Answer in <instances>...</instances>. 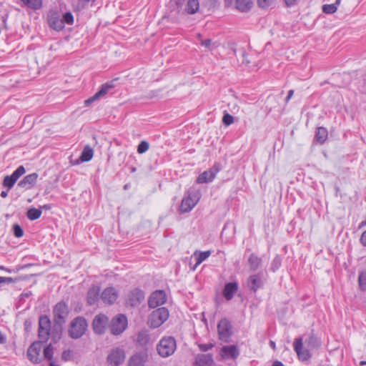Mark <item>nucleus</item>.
I'll return each mask as SVG.
<instances>
[{
  "label": "nucleus",
  "instance_id": "obj_1",
  "mask_svg": "<svg viewBox=\"0 0 366 366\" xmlns=\"http://www.w3.org/2000/svg\"><path fill=\"white\" fill-rule=\"evenodd\" d=\"M305 347L303 345V337H299L294 340L293 347L297 358L301 362H307L312 357L311 350L318 349L321 346V340L317 335L312 332L305 340Z\"/></svg>",
  "mask_w": 366,
  "mask_h": 366
},
{
  "label": "nucleus",
  "instance_id": "obj_2",
  "mask_svg": "<svg viewBox=\"0 0 366 366\" xmlns=\"http://www.w3.org/2000/svg\"><path fill=\"white\" fill-rule=\"evenodd\" d=\"M200 196L199 191L194 189H189L181 202L179 212L180 213H187L190 212L199 202Z\"/></svg>",
  "mask_w": 366,
  "mask_h": 366
},
{
  "label": "nucleus",
  "instance_id": "obj_3",
  "mask_svg": "<svg viewBox=\"0 0 366 366\" xmlns=\"http://www.w3.org/2000/svg\"><path fill=\"white\" fill-rule=\"evenodd\" d=\"M88 327L86 319L83 317L74 318L70 323L69 328V335L72 339H79L81 337Z\"/></svg>",
  "mask_w": 366,
  "mask_h": 366
},
{
  "label": "nucleus",
  "instance_id": "obj_4",
  "mask_svg": "<svg viewBox=\"0 0 366 366\" xmlns=\"http://www.w3.org/2000/svg\"><path fill=\"white\" fill-rule=\"evenodd\" d=\"M176 348V340L173 337H163L157 346L158 354L162 357H167L173 355Z\"/></svg>",
  "mask_w": 366,
  "mask_h": 366
},
{
  "label": "nucleus",
  "instance_id": "obj_5",
  "mask_svg": "<svg viewBox=\"0 0 366 366\" xmlns=\"http://www.w3.org/2000/svg\"><path fill=\"white\" fill-rule=\"evenodd\" d=\"M169 315V311L166 307H159L149 315L148 324L152 328H157L167 320Z\"/></svg>",
  "mask_w": 366,
  "mask_h": 366
},
{
  "label": "nucleus",
  "instance_id": "obj_6",
  "mask_svg": "<svg viewBox=\"0 0 366 366\" xmlns=\"http://www.w3.org/2000/svg\"><path fill=\"white\" fill-rule=\"evenodd\" d=\"M217 332L219 339L224 342H228L233 334L232 326L231 322L227 318L219 320L217 325Z\"/></svg>",
  "mask_w": 366,
  "mask_h": 366
},
{
  "label": "nucleus",
  "instance_id": "obj_7",
  "mask_svg": "<svg viewBox=\"0 0 366 366\" xmlns=\"http://www.w3.org/2000/svg\"><path fill=\"white\" fill-rule=\"evenodd\" d=\"M51 335V321L48 316L42 315L39 320L38 335L39 341L46 342Z\"/></svg>",
  "mask_w": 366,
  "mask_h": 366
},
{
  "label": "nucleus",
  "instance_id": "obj_8",
  "mask_svg": "<svg viewBox=\"0 0 366 366\" xmlns=\"http://www.w3.org/2000/svg\"><path fill=\"white\" fill-rule=\"evenodd\" d=\"M54 321L56 325L61 326L69 315V308L64 302H58L53 309Z\"/></svg>",
  "mask_w": 366,
  "mask_h": 366
},
{
  "label": "nucleus",
  "instance_id": "obj_9",
  "mask_svg": "<svg viewBox=\"0 0 366 366\" xmlns=\"http://www.w3.org/2000/svg\"><path fill=\"white\" fill-rule=\"evenodd\" d=\"M127 318L124 315L119 314L114 317L110 324L112 334L118 335L122 334L127 327Z\"/></svg>",
  "mask_w": 366,
  "mask_h": 366
},
{
  "label": "nucleus",
  "instance_id": "obj_10",
  "mask_svg": "<svg viewBox=\"0 0 366 366\" xmlns=\"http://www.w3.org/2000/svg\"><path fill=\"white\" fill-rule=\"evenodd\" d=\"M220 171V166L219 164H214L212 168L204 171L200 174L196 180L197 184H204L212 182L217 173Z\"/></svg>",
  "mask_w": 366,
  "mask_h": 366
},
{
  "label": "nucleus",
  "instance_id": "obj_11",
  "mask_svg": "<svg viewBox=\"0 0 366 366\" xmlns=\"http://www.w3.org/2000/svg\"><path fill=\"white\" fill-rule=\"evenodd\" d=\"M167 302L166 292L162 290L153 292L149 298L148 305L149 307L155 308L164 305Z\"/></svg>",
  "mask_w": 366,
  "mask_h": 366
},
{
  "label": "nucleus",
  "instance_id": "obj_12",
  "mask_svg": "<svg viewBox=\"0 0 366 366\" xmlns=\"http://www.w3.org/2000/svg\"><path fill=\"white\" fill-rule=\"evenodd\" d=\"M41 342L36 341L33 342L27 350V357L29 360L34 363L41 362L40 352L41 351Z\"/></svg>",
  "mask_w": 366,
  "mask_h": 366
},
{
  "label": "nucleus",
  "instance_id": "obj_13",
  "mask_svg": "<svg viewBox=\"0 0 366 366\" xmlns=\"http://www.w3.org/2000/svg\"><path fill=\"white\" fill-rule=\"evenodd\" d=\"M144 299V292L139 289L135 288L131 290L127 295V302L132 307L139 305Z\"/></svg>",
  "mask_w": 366,
  "mask_h": 366
},
{
  "label": "nucleus",
  "instance_id": "obj_14",
  "mask_svg": "<svg viewBox=\"0 0 366 366\" xmlns=\"http://www.w3.org/2000/svg\"><path fill=\"white\" fill-rule=\"evenodd\" d=\"M108 317L105 315L99 314L96 315L92 323L94 332L99 335L103 334L105 332Z\"/></svg>",
  "mask_w": 366,
  "mask_h": 366
},
{
  "label": "nucleus",
  "instance_id": "obj_15",
  "mask_svg": "<svg viewBox=\"0 0 366 366\" xmlns=\"http://www.w3.org/2000/svg\"><path fill=\"white\" fill-rule=\"evenodd\" d=\"M114 87L112 81L107 82L102 85L99 90L92 97L84 101L85 106L88 107L92 103L107 94L110 89Z\"/></svg>",
  "mask_w": 366,
  "mask_h": 366
},
{
  "label": "nucleus",
  "instance_id": "obj_16",
  "mask_svg": "<svg viewBox=\"0 0 366 366\" xmlns=\"http://www.w3.org/2000/svg\"><path fill=\"white\" fill-rule=\"evenodd\" d=\"M119 296L118 291L114 287L105 288L101 294V298L105 304L112 305L117 300Z\"/></svg>",
  "mask_w": 366,
  "mask_h": 366
},
{
  "label": "nucleus",
  "instance_id": "obj_17",
  "mask_svg": "<svg viewBox=\"0 0 366 366\" xmlns=\"http://www.w3.org/2000/svg\"><path fill=\"white\" fill-rule=\"evenodd\" d=\"M125 359L124 352L122 349L116 348L112 350L107 357V361L109 364L118 366L122 364Z\"/></svg>",
  "mask_w": 366,
  "mask_h": 366
},
{
  "label": "nucleus",
  "instance_id": "obj_18",
  "mask_svg": "<svg viewBox=\"0 0 366 366\" xmlns=\"http://www.w3.org/2000/svg\"><path fill=\"white\" fill-rule=\"evenodd\" d=\"M220 355L223 359L236 360L239 355V350L235 345H225L221 348Z\"/></svg>",
  "mask_w": 366,
  "mask_h": 366
},
{
  "label": "nucleus",
  "instance_id": "obj_19",
  "mask_svg": "<svg viewBox=\"0 0 366 366\" xmlns=\"http://www.w3.org/2000/svg\"><path fill=\"white\" fill-rule=\"evenodd\" d=\"M247 285L251 290L256 292L259 289L262 288L264 285L262 280V273L259 272L250 275L247 280Z\"/></svg>",
  "mask_w": 366,
  "mask_h": 366
},
{
  "label": "nucleus",
  "instance_id": "obj_20",
  "mask_svg": "<svg viewBox=\"0 0 366 366\" xmlns=\"http://www.w3.org/2000/svg\"><path fill=\"white\" fill-rule=\"evenodd\" d=\"M38 178V174L36 172L25 176L19 183L18 186L21 188L30 189L35 184Z\"/></svg>",
  "mask_w": 366,
  "mask_h": 366
},
{
  "label": "nucleus",
  "instance_id": "obj_21",
  "mask_svg": "<svg viewBox=\"0 0 366 366\" xmlns=\"http://www.w3.org/2000/svg\"><path fill=\"white\" fill-rule=\"evenodd\" d=\"M49 26L56 31H61L64 26L61 18L56 13H52L48 16Z\"/></svg>",
  "mask_w": 366,
  "mask_h": 366
},
{
  "label": "nucleus",
  "instance_id": "obj_22",
  "mask_svg": "<svg viewBox=\"0 0 366 366\" xmlns=\"http://www.w3.org/2000/svg\"><path fill=\"white\" fill-rule=\"evenodd\" d=\"M238 290V284L235 282L227 283L223 290V295L226 300H230Z\"/></svg>",
  "mask_w": 366,
  "mask_h": 366
},
{
  "label": "nucleus",
  "instance_id": "obj_23",
  "mask_svg": "<svg viewBox=\"0 0 366 366\" xmlns=\"http://www.w3.org/2000/svg\"><path fill=\"white\" fill-rule=\"evenodd\" d=\"M100 287L99 286H93L88 290L87 302L89 305H94L99 298Z\"/></svg>",
  "mask_w": 366,
  "mask_h": 366
},
{
  "label": "nucleus",
  "instance_id": "obj_24",
  "mask_svg": "<svg viewBox=\"0 0 366 366\" xmlns=\"http://www.w3.org/2000/svg\"><path fill=\"white\" fill-rule=\"evenodd\" d=\"M147 356L143 353H137L129 360V366H144Z\"/></svg>",
  "mask_w": 366,
  "mask_h": 366
},
{
  "label": "nucleus",
  "instance_id": "obj_25",
  "mask_svg": "<svg viewBox=\"0 0 366 366\" xmlns=\"http://www.w3.org/2000/svg\"><path fill=\"white\" fill-rule=\"evenodd\" d=\"M254 4V0H235V8L240 12H248Z\"/></svg>",
  "mask_w": 366,
  "mask_h": 366
},
{
  "label": "nucleus",
  "instance_id": "obj_26",
  "mask_svg": "<svg viewBox=\"0 0 366 366\" xmlns=\"http://www.w3.org/2000/svg\"><path fill=\"white\" fill-rule=\"evenodd\" d=\"M262 258L254 253H252L248 258V265L251 271L257 270L262 264Z\"/></svg>",
  "mask_w": 366,
  "mask_h": 366
},
{
  "label": "nucleus",
  "instance_id": "obj_27",
  "mask_svg": "<svg viewBox=\"0 0 366 366\" xmlns=\"http://www.w3.org/2000/svg\"><path fill=\"white\" fill-rule=\"evenodd\" d=\"M327 136L328 132L327 129L323 127H320L315 132V140L322 144L326 141Z\"/></svg>",
  "mask_w": 366,
  "mask_h": 366
},
{
  "label": "nucleus",
  "instance_id": "obj_28",
  "mask_svg": "<svg viewBox=\"0 0 366 366\" xmlns=\"http://www.w3.org/2000/svg\"><path fill=\"white\" fill-rule=\"evenodd\" d=\"M150 341L149 331L147 330H141L138 332L137 342L142 346L147 345Z\"/></svg>",
  "mask_w": 366,
  "mask_h": 366
},
{
  "label": "nucleus",
  "instance_id": "obj_29",
  "mask_svg": "<svg viewBox=\"0 0 366 366\" xmlns=\"http://www.w3.org/2000/svg\"><path fill=\"white\" fill-rule=\"evenodd\" d=\"M211 251L207 250L204 252H197L196 251L194 253V256L196 258V264L195 266L193 268V270L196 269V267L199 265L202 262H204L205 259H207L210 255H211Z\"/></svg>",
  "mask_w": 366,
  "mask_h": 366
},
{
  "label": "nucleus",
  "instance_id": "obj_30",
  "mask_svg": "<svg viewBox=\"0 0 366 366\" xmlns=\"http://www.w3.org/2000/svg\"><path fill=\"white\" fill-rule=\"evenodd\" d=\"M184 9L188 14H196L199 9V0H187Z\"/></svg>",
  "mask_w": 366,
  "mask_h": 366
},
{
  "label": "nucleus",
  "instance_id": "obj_31",
  "mask_svg": "<svg viewBox=\"0 0 366 366\" xmlns=\"http://www.w3.org/2000/svg\"><path fill=\"white\" fill-rule=\"evenodd\" d=\"M199 366H209L213 363L212 355L210 354L201 355L197 358Z\"/></svg>",
  "mask_w": 366,
  "mask_h": 366
},
{
  "label": "nucleus",
  "instance_id": "obj_32",
  "mask_svg": "<svg viewBox=\"0 0 366 366\" xmlns=\"http://www.w3.org/2000/svg\"><path fill=\"white\" fill-rule=\"evenodd\" d=\"M93 154V149L90 147L86 146L84 148L81 154L80 159L82 162H89L92 159Z\"/></svg>",
  "mask_w": 366,
  "mask_h": 366
},
{
  "label": "nucleus",
  "instance_id": "obj_33",
  "mask_svg": "<svg viewBox=\"0 0 366 366\" xmlns=\"http://www.w3.org/2000/svg\"><path fill=\"white\" fill-rule=\"evenodd\" d=\"M42 211L41 209L30 208L26 212V217L29 219L34 221L39 219L41 215Z\"/></svg>",
  "mask_w": 366,
  "mask_h": 366
},
{
  "label": "nucleus",
  "instance_id": "obj_34",
  "mask_svg": "<svg viewBox=\"0 0 366 366\" xmlns=\"http://www.w3.org/2000/svg\"><path fill=\"white\" fill-rule=\"evenodd\" d=\"M28 7L34 9H39L42 5L41 0H21Z\"/></svg>",
  "mask_w": 366,
  "mask_h": 366
},
{
  "label": "nucleus",
  "instance_id": "obj_35",
  "mask_svg": "<svg viewBox=\"0 0 366 366\" xmlns=\"http://www.w3.org/2000/svg\"><path fill=\"white\" fill-rule=\"evenodd\" d=\"M358 284L362 291H366V270L360 272L358 276Z\"/></svg>",
  "mask_w": 366,
  "mask_h": 366
},
{
  "label": "nucleus",
  "instance_id": "obj_36",
  "mask_svg": "<svg viewBox=\"0 0 366 366\" xmlns=\"http://www.w3.org/2000/svg\"><path fill=\"white\" fill-rule=\"evenodd\" d=\"M282 265V258L280 257V255H276L274 259H272V262H271V267H270V269L274 272H276L277 269H279V268L281 267Z\"/></svg>",
  "mask_w": 366,
  "mask_h": 366
},
{
  "label": "nucleus",
  "instance_id": "obj_37",
  "mask_svg": "<svg viewBox=\"0 0 366 366\" xmlns=\"http://www.w3.org/2000/svg\"><path fill=\"white\" fill-rule=\"evenodd\" d=\"M16 182V180L11 175H8L4 177L3 185L10 189L14 187Z\"/></svg>",
  "mask_w": 366,
  "mask_h": 366
},
{
  "label": "nucleus",
  "instance_id": "obj_38",
  "mask_svg": "<svg viewBox=\"0 0 366 366\" xmlns=\"http://www.w3.org/2000/svg\"><path fill=\"white\" fill-rule=\"evenodd\" d=\"M337 7L336 4H324L322 6V11L325 14H332L336 12Z\"/></svg>",
  "mask_w": 366,
  "mask_h": 366
},
{
  "label": "nucleus",
  "instance_id": "obj_39",
  "mask_svg": "<svg viewBox=\"0 0 366 366\" xmlns=\"http://www.w3.org/2000/svg\"><path fill=\"white\" fill-rule=\"evenodd\" d=\"M53 355H54V348H53L51 344H49L44 350V357L49 360H51L53 358Z\"/></svg>",
  "mask_w": 366,
  "mask_h": 366
},
{
  "label": "nucleus",
  "instance_id": "obj_40",
  "mask_svg": "<svg viewBox=\"0 0 366 366\" xmlns=\"http://www.w3.org/2000/svg\"><path fill=\"white\" fill-rule=\"evenodd\" d=\"M61 20L63 21L64 25L65 24L72 25L74 23V16L70 11H68L64 14Z\"/></svg>",
  "mask_w": 366,
  "mask_h": 366
},
{
  "label": "nucleus",
  "instance_id": "obj_41",
  "mask_svg": "<svg viewBox=\"0 0 366 366\" xmlns=\"http://www.w3.org/2000/svg\"><path fill=\"white\" fill-rule=\"evenodd\" d=\"M26 172V169L24 166L21 165L17 167L16 170L11 174L16 181L20 177H21Z\"/></svg>",
  "mask_w": 366,
  "mask_h": 366
},
{
  "label": "nucleus",
  "instance_id": "obj_42",
  "mask_svg": "<svg viewBox=\"0 0 366 366\" xmlns=\"http://www.w3.org/2000/svg\"><path fill=\"white\" fill-rule=\"evenodd\" d=\"M149 143L146 141H142L137 147V152L139 154H143L149 149Z\"/></svg>",
  "mask_w": 366,
  "mask_h": 366
},
{
  "label": "nucleus",
  "instance_id": "obj_43",
  "mask_svg": "<svg viewBox=\"0 0 366 366\" xmlns=\"http://www.w3.org/2000/svg\"><path fill=\"white\" fill-rule=\"evenodd\" d=\"M274 0H257L258 6L262 9H267L273 4Z\"/></svg>",
  "mask_w": 366,
  "mask_h": 366
},
{
  "label": "nucleus",
  "instance_id": "obj_44",
  "mask_svg": "<svg viewBox=\"0 0 366 366\" xmlns=\"http://www.w3.org/2000/svg\"><path fill=\"white\" fill-rule=\"evenodd\" d=\"M13 232L14 234L16 237H21L24 235V231L19 224H14L13 226Z\"/></svg>",
  "mask_w": 366,
  "mask_h": 366
},
{
  "label": "nucleus",
  "instance_id": "obj_45",
  "mask_svg": "<svg viewBox=\"0 0 366 366\" xmlns=\"http://www.w3.org/2000/svg\"><path fill=\"white\" fill-rule=\"evenodd\" d=\"M222 122L225 125L229 126L233 123L234 118L229 114L225 113L223 116Z\"/></svg>",
  "mask_w": 366,
  "mask_h": 366
},
{
  "label": "nucleus",
  "instance_id": "obj_46",
  "mask_svg": "<svg viewBox=\"0 0 366 366\" xmlns=\"http://www.w3.org/2000/svg\"><path fill=\"white\" fill-rule=\"evenodd\" d=\"M198 346L201 351L207 352V351L211 350L214 347V345L212 343H206V344H199Z\"/></svg>",
  "mask_w": 366,
  "mask_h": 366
},
{
  "label": "nucleus",
  "instance_id": "obj_47",
  "mask_svg": "<svg viewBox=\"0 0 366 366\" xmlns=\"http://www.w3.org/2000/svg\"><path fill=\"white\" fill-rule=\"evenodd\" d=\"M15 282V280L11 277H0V286L3 284H11Z\"/></svg>",
  "mask_w": 366,
  "mask_h": 366
},
{
  "label": "nucleus",
  "instance_id": "obj_48",
  "mask_svg": "<svg viewBox=\"0 0 366 366\" xmlns=\"http://www.w3.org/2000/svg\"><path fill=\"white\" fill-rule=\"evenodd\" d=\"M72 355V351L71 350H65L63 352L61 357L64 360L66 361L70 360Z\"/></svg>",
  "mask_w": 366,
  "mask_h": 366
},
{
  "label": "nucleus",
  "instance_id": "obj_49",
  "mask_svg": "<svg viewBox=\"0 0 366 366\" xmlns=\"http://www.w3.org/2000/svg\"><path fill=\"white\" fill-rule=\"evenodd\" d=\"M200 44L202 46L209 49H211V46L212 45V40L209 39L201 40Z\"/></svg>",
  "mask_w": 366,
  "mask_h": 366
},
{
  "label": "nucleus",
  "instance_id": "obj_50",
  "mask_svg": "<svg viewBox=\"0 0 366 366\" xmlns=\"http://www.w3.org/2000/svg\"><path fill=\"white\" fill-rule=\"evenodd\" d=\"M360 240L362 244L366 247V230L362 234Z\"/></svg>",
  "mask_w": 366,
  "mask_h": 366
},
{
  "label": "nucleus",
  "instance_id": "obj_51",
  "mask_svg": "<svg viewBox=\"0 0 366 366\" xmlns=\"http://www.w3.org/2000/svg\"><path fill=\"white\" fill-rule=\"evenodd\" d=\"M294 94V90L293 89H290L289 92H288V94H287V96L285 99V102L286 103H288L289 101L290 100V99L292 97Z\"/></svg>",
  "mask_w": 366,
  "mask_h": 366
},
{
  "label": "nucleus",
  "instance_id": "obj_52",
  "mask_svg": "<svg viewBox=\"0 0 366 366\" xmlns=\"http://www.w3.org/2000/svg\"><path fill=\"white\" fill-rule=\"evenodd\" d=\"M285 1L287 6H292L296 4L297 0H285Z\"/></svg>",
  "mask_w": 366,
  "mask_h": 366
},
{
  "label": "nucleus",
  "instance_id": "obj_53",
  "mask_svg": "<svg viewBox=\"0 0 366 366\" xmlns=\"http://www.w3.org/2000/svg\"><path fill=\"white\" fill-rule=\"evenodd\" d=\"M6 337L0 332V343L4 344L6 342Z\"/></svg>",
  "mask_w": 366,
  "mask_h": 366
},
{
  "label": "nucleus",
  "instance_id": "obj_54",
  "mask_svg": "<svg viewBox=\"0 0 366 366\" xmlns=\"http://www.w3.org/2000/svg\"><path fill=\"white\" fill-rule=\"evenodd\" d=\"M226 6L229 7L233 4V0H224Z\"/></svg>",
  "mask_w": 366,
  "mask_h": 366
},
{
  "label": "nucleus",
  "instance_id": "obj_55",
  "mask_svg": "<svg viewBox=\"0 0 366 366\" xmlns=\"http://www.w3.org/2000/svg\"><path fill=\"white\" fill-rule=\"evenodd\" d=\"M272 366H284L283 364L280 361H275Z\"/></svg>",
  "mask_w": 366,
  "mask_h": 366
},
{
  "label": "nucleus",
  "instance_id": "obj_56",
  "mask_svg": "<svg viewBox=\"0 0 366 366\" xmlns=\"http://www.w3.org/2000/svg\"><path fill=\"white\" fill-rule=\"evenodd\" d=\"M0 195H1V197L5 198V197H7V195H8V192H7V191H2V192H1V194H0Z\"/></svg>",
  "mask_w": 366,
  "mask_h": 366
},
{
  "label": "nucleus",
  "instance_id": "obj_57",
  "mask_svg": "<svg viewBox=\"0 0 366 366\" xmlns=\"http://www.w3.org/2000/svg\"><path fill=\"white\" fill-rule=\"evenodd\" d=\"M366 226V219L361 222L360 225H359V229L363 227H365Z\"/></svg>",
  "mask_w": 366,
  "mask_h": 366
},
{
  "label": "nucleus",
  "instance_id": "obj_58",
  "mask_svg": "<svg viewBox=\"0 0 366 366\" xmlns=\"http://www.w3.org/2000/svg\"><path fill=\"white\" fill-rule=\"evenodd\" d=\"M269 345L270 347L273 349V350H275V347H276V345H275V342H273V341H270L269 342Z\"/></svg>",
  "mask_w": 366,
  "mask_h": 366
},
{
  "label": "nucleus",
  "instance_id": "obj_59",
  "mask_svg": "<svg viewBox=\"0 0 366 366\" xmlns=\"http://www.w3.org/2000/svg\"><path fill=\"white\" fill-rule=\"evenodd\" d=\"M42 208L49 210L51 208V204H44L42 206Z\"/></svg>",
  "mask_w": 366,
  "mask_h": 366
},
{
  "label": "nucleus",
  "instance_id": "obj_60",
  "mask_svg": "<svg viewBox=\"0 0 366 366\" xmlns=\"http://www.w3.org/2000/svg\"><path fill=\"white\" fill-rule=\"evenodd\" d=\"M30 325H31V322L29 320H25L24 325H25L26 327H29Z\"/></svg>",
  "mask_w": 366,
  "mask_h": 366
},
{
  "label": "nucleus",
  "instance_id": "obj_61",
  "mask_svg": "<svg viewBox=\"0 0 366 366\" xmlns=\"http://www.w3.org/2000/svg\"><path fill=\"white\" fill-rule=\"evenodd\" d=\"M0 269L5 270L7 272H11L10 269L5 268L4 266H0Z\"/></svg>",
  "mask_w": 366,
  "mask_h": 366
},
{
  "label": "nucleus",
  "instance_id": "obj_62",
  "mask_svg": "<svg viewBox=\"0 0 366 366\" xmlns=\"http://www.w3.org/2000/svg\"><path fill=\"white\" fill-rule=\"evenodd\" d=\"M360 365H366V361H365V360L361 361V362H360Z\"/></svg>",
  "mask_w": 366,
  "mask_h": 366
},
{
  "label": "nucleus",
  "instance_id": "obj_63",
  "mask_svg": "<svg viewBox=\"0 0 366 366\" xmlns=\"http://www.w3.org/2000/svg\"><path fill=\"white\" fill-rule=\"evenodd\" d=\"M340 3V0H336L335 4H336V6H337V5H339Z\"/></svg>",
  "mask_w": 366,
  "mask_h": 366
},
{
  "label": "nucleus",
  "instance_id": "obj_64",
  "mask_svg": "<svg viewBox=\"0 0 366 366\" xmlns=\"http://www.w3.org/2000/svg\"><path fill=\"white\" fill-rule=\"evenodd\" d=\"M49 366H56L54 362H51Z\"/></svg>",
  "mask_w": 366,
  "mask_h": 366
}]
</instances>
